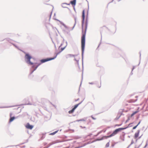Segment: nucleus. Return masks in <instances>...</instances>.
I'll use <instances>...</instances> for the list:
<instances>
[{
	"label": "nucleus",
	"mask_w": 148,
	"mask_h": 148,
	"mask_svg": "<svg viewBox=\"0 0 148 148\" xmlns=\"http://www.w3.org/2000/svg\"><path fill=\"white\" fill-rule=\"evenodd\" d=\"M82 36L81 37V48H82V66H83V59L84 53V51L85 44V36L88 24V20H86L85 22V27L84 32H83V26L84 24V22L85 19V10H84L82 12Z\"/></svg>",
	"instance_id": "nucleus-1"
},
{
	"label": "nucleus",
	"mask_w": 148,
	"mask_h": 148,
	"mask_svg": "<svg viewBox=\"0 0 148 148\" xmlns=\"http://www.w3.org/2000/svg\"><path fill=\"white\" fill-rule=\"evenodd\" d=\"M25 60L27 64L30 65H32L30 69V74L31 75L36 70L38 67L40 65L41 63H34L31 62L30 61V60L32 58V57L28 53L25 54Z\"/></svg>",
	"instance_id": "nucleus-2"
},
{
	"label": "nucleus",
	"mask_w": 148,
	"mask_h": 148,
	"mask_svg": "<svg viewBox=\"0 0 148 148\" xmlns=\"http://www.w3.org/2000/svg\"><path fill=\"white\" fill-rule=\"evenodd\" d=\"M119 131L118 129L115 130L112 132V133L110 135L107 136H103L101 138H97L95 140V141H99L103 140L104 139H107L108 138L111 137L113 136H114L116 134H117Z\"/></svg>",
	"instance_id": "nucleus-3"
},
{
	"label": "nucleus",
	"mask_w": 148,
	"mask_h": 148,
	"mask_svg": "<svg viewBox=\"0 0 148 148\" xmlns=\"http://www.w3.org/2000/svg\"><path fill=\"white\" fill-rule=\"evenodd\" d=\"M52 60H53L52 58H46L41 59L40 60V62L41 63H42Z\"/></svg>",
	"instance_id": "nucleus-4"
},
{
	"label": "nucleus",
	"mask_w": 148,
	"mask_h": 148,
	"mask_svg": "<svg viewBox=\"0 0 148 148\" xmlns=\"http://www.w3.org/2000/svg\"><path fill=\"white\" fill-rule=\"evenodd\" d=\"M25 127L27 129L32 130L34 126L32 125H30L29 123H27Z\"/></svg>",
	"instance_id": "nucleus-5"
},
{
	"label": "nucleus",
	"mask_w": 148,
	"mask_h": 148,
	"mask_svg": "<svg viewBox=\"0 0 148 148\" xmlns=\"http://www.w3.org/2000/svg\"><path fill=\"white\" fill-rule=\"evenodd\" d=\"M55 20L57 21H59L61 24L65 28H66L68 30H69V27H68V26H67L66 25L60 21H59V20H58V19H55Z\"/></svg>",
	"instance_id": "nucleus-6"
},
{
	"label": "nucleus",
	"mask_w": 148,
	"mask_h": 148,
	"mask_svg": "<svg viewBox=\"0 0 148 148\" xmlns=\"http://www.w3.org/2000/svg\"><path fill=\"white\" fill-rule=\"evenodd\" d=\"M46 133H42L41 134H40V140H43V139H44L45 138V134H46Z\"/></svg>",
	"instance_id": "nucleus-7"
},
{
	"label": "nucleus",
	"mask_w": 148,
	"mask_h": 148,
	"mask_svg": "<svg viewBox=\"0 0 148 148\" xmlns=\"http://www.w3.org/2000/svg\"><path fill=\"white\" fill-rule=\"evenodd\" d=\"M140 130H138L137 131V132H136L135 133V135H134V138H137L138 137L139 134L140 132Z\"/></svg>",
	"instance_id": "nucleus-8"
},
{
	"label": "nucleus",
	"mask_w": 148,
	"mask_h": 148,
	"mask_svg": "<svg viewBox=\"0 0 148 148\" xmlns=\"http://www.w3.org/2000/svg\"><path fill=\"white\" fill-rule=\"evenodd\" d=\"M70 3L74 6L75 5L76 3V0H73L70 1Z\"/></svg>",
	"instance_id": "nucleus-9"
},
{
	"label": "nucleus",
	"mask_w": 148,
	"mask_h": 148,
	"mask_svg": "<svg viewBox=\"0 0 148 148\" xmlns=\"http://www.w3.org/2000/svg\"><path fill=\"white\" fill-rule=\"evenodd\" d=\"M76 55H73L71 54H68L66 56V58H68L69 57H73L76 56Z\"/></svg>",
	"instance_id": "nucleus-10"
},
{
	"label": "nucleus",
	"mask_w": 148,
	"mask_h": 148,
	"mask_svg": "<svg viewBox=\"0 0 148 148\" xmlns=\"http://www.w3.org/2000/svg\"><path fill=\"white\" fill-rule=\"evenodd\" d=\"M137 101V99L134 100L133 99H131L128 101V102L129 103H134Z\"/></svg>",
	"instance_id": "nucleus-11"
},
{
	"label": "nucleus",
	"mask_w": 148,
	"mask_h": 148,
	"mask_svg": "<svg viewBox=\"0 0 148 148\" xmlns=\"http://www.w3.org/2000/svg\"><path fill=\"white\" fill-rule=\"evenodd\" d=\"M15 119V117L14 116L10 117V118L9 120V122L10 123L12 122Z\"/></svg>",
	"instance_id": "nucleus-12"
},
{
	"label": "nucleus",
	"mask_w": 148,
	"mask_h": 148,
	"mask_svg": "<svg viewBox=\"0 0 148 148\" xmlns=\"http://www.w3.org/2000/svg\"><path fill=\"white\" fill-rule=\"evenodd\" d=\"M61 52V51H60L59 52H58V53H57L56 54L55 56L53 57L52 58V60H53L55 58H56L57 55H58L59 54H60Z\"/></svg>",
	"instance_id": "nucleus-13"
},
{
	"label": "nucleus",
	"mask_w": 148,
	"mask_h": 148,
	"mask_svg": "<svg viewBox=\"0 0 148 148\" xmlns=\"http://www.w3.org/2000/svg\"><path fill=\"white\" fill-rule=\"evenodd\" d=\"M58 130H56L53 132L49 134L50 135H53L56 134V133H57L58 132Z\"/></svg>",
	"instance_id": "nucleus-14"
},
{
	"label": "nucleus",
	"mask_w": 148,
	"mask_h": 148,
	"mask_svg": "<svg viewBox=\"0 0 148 148\" xmlns=\"http://www.w3.org/2000/svg\"><path fill=\"white\" fill-rule=\"evenodd\" d=\"M127 128V127H121L118 128V129L119 131V132L121 131V130H123Z\"/></svg>",
	"instance_id": "nucleus-15"
},
{
	"label": "nucleus",
	"mask_w": 148,
	"mask_h": 148,
	"mask_svg": "<svg viewBox=\"0 0 148 148\" xmlns=\"http://www.w3.org/2000/svg\"><path fill=\"white\" fill-rule=\"evenodd\" d=\"M75 110L74 109L72 108L71 110L69 111L68 112L70 114L74 112Z\"/></svg>",
	"instance_id": "nucleus-16"
},
{
	"label": "nucleus",
	"mask_w": 148,
	"mask_h": 148,
	"mask_svg": "<svg viewBox=\"0 0 148 148\" xmlns=\"http://www.w3.org/2000/svg\"><path fill=\"white\" fill-rule=\"evenodd\" d=\"M66 45L64 47H62V48H61V51H61V52L66 47V46L67 45V42L66 41Z\"/></svg>",
	"instance_id": "nucleus-17"
},
{
	"label": "nucleus",
	"mask_w": 148,
	"mask_h": 148,
	"mask_svg": "<svg viewBox=\"0 0 148 148\" xmlns=\"http://www.w3.org/2000/svg\"><path fill=\"white\" fill-rule=\"evenodd\" d=\"M89 5L88 4V10L87 12V14L86 16V20H88V9H89Z\"/></svg>",
	"instance_id": "nucleus-18"
},
{
	"label": "nucleus",
	"mask_w": 148,
	"mask_h": 148,
	"mask_svg": "<svg viewBox=\"0 0 148 148\" xmlns=\"http://www.w3.org/2000/svg\"><path fill=\"white\" fill-rule=\"evenodd\" d=\"M74 19H75V23H74V25L73 26V27H72V29H71L72 30H73V29H74L75 25H76V17H75V18H74Z\"/></svg>",
	"instance_id": "nucleus-19"
},
{
	"label": "nucleus",
	"mask_w": 148,
	"mask_h": 148,
	"mask_svg": "<svg viewBox=\"0 0 148 148\" xmlns=\"http://www.w3.org/2000/svg\"><path fill=\"white\" fill-rule=\"evenodd\" d=\"M121 114H120L119 115V114H118V115H117V116L115 119L118 120L120 118V117H121Z\"/></svg>",
	"instance_id": "nucleus-20"
},
{
	"label": "nucleus",
	"mask_w": 148,
	"mask_h": 148,
	"mask_svg": "<svg viewBox=\"0 0 148 148\" xmlns=\"http://www.w3.org/2000/svg\"><path fill=\"white\" fill-rule=\"evenodd\" d=\"M78 104H76L74 106V107L73 108L75 110L78 107Z\"/></svg>",
	"instance_id": "nucleus-21"
},
{
	"label": "nucleus",
	"mask_w": 148,
	"mask_h": 148,
	"mask_svg": "<svg viewBox=\"0 0 148 148\" xmlns=\"http://www.w3.org/2000/svg\"><path fill=\"white\" fill-rule=\"evenodd\" d=\"M66 4V3H64L62 4V6L63 8H66L65 5Z\"/></svg>",
	"instance_id": "nucleus-22"
},
{
	"label": "nucleus",
	"mask_w": 148,
	"mask_h": 148,
	"mask_svg": "<svg viewBox=\"0 0 148 148\" xmlns=\"http://www.w3.org/2000/svg\"><path fill=\"white\" fill-rule=\"evenodd\" d=\"M15 47H16V48H17V49H18L20 50V49L15 44H14V43H11ZM21 51H22L21 50H20Z\"/></svg>",
	"instance_id": "nucleus-23"
},
{
	"label": "nucleus",
	"mask_w": 148,
	"mask_h": 148,
	"mask_svg": "<svg viewBox=\"0 0 148 148\" xmlns=\"http://www.w3.org/2000/svg\"><path fill=\"white\" fill-rule=\"evenodd\" d=\"M130 117H128L127 120L125 121V123H127V122L130 120Z\"/></svg>",
	"instance_id": "nucleus-24"
},
{
	"label": "nucleus",
	"mask_w": 148,
	"mask_h": 148,
	"mask_svg": "<svg viewBox=\"0 0 148 148\" xmlns=\"http://www.w3.org/2000/svg\"><path fill=\"white\" fill-rule=\"evenodd\" d=\"M109 146V143L108 142L106 145V147H108Z\"/></svg>",
	"instance_id": "nucleus-25"
},
{
	"label": "nucleus",
	"mask_w": 148,
	"mask_h": 148,
	"mask_svg": "<svg viewBox=\"0 0 148 148\" xmlns=\"http://www.w3.org/2000/svg\"><path fill=\"white\" fill-rule=\"evenodd\" d=\"M86 121V120H84V119H79V120H78L76 121Z\"/></svg>",
	"instance_id": "nucleus-26"
},
{
	"label": "nucleus",
	"mask_w": 148,
	"mask_h": 148,
	"mask_svg": "<svg viewBox=\"0 0 148 148\" xmlns=\"http://www.w3.org/2000/svg\"><path fill=\"white\" fill-rule=\"evenodd\" d=\"M138 110H137V111H135L134 112H133V113L135 115V114H136V113H137L138 112Z\"/></svg>",
	"instance_id": "nucleus-27"
},
{
	"label": "nucleus",
	"mask_w": 148,
	"mask_h": 148,
	"mask_svg": "<svg viewBox=\"0 0 148 148\" xmlns=\"http://www.w3.org/2000/svg\"><path fill=\"white\" fill-rule=\"evenodd\" d=\"M133 123H130L128 125V126H127V127H127V128L129 127H131L132 126L131 125Z\"/></svg>",
	"instance_id": "nucleus-28"
},
{
	"label": "nucleus",
	"mask_w": 148,
	"mask_h": 148,
	"mask_svg": "<svg viewBox=\"0 0 148 148\" xmlns=\"http://www.w3.org/2000/svg\"><path fill=\"white\" fill-rule=\"evenodd\" d=\"M148 140L147 141L146 145L143 148H145L147 146V143H148Z\"/></svg>",
	"instance_id": "nucleus-29"
},
{
	"label": "nucleus",
	"mask_w": 148,
	"mask_h": 148,
	"mask_svg": "<svg viewBox=\"0 0 148 148\" xmlns=\"http://www.w3.org/2000/svg\"><path fill=\"white\" fill-rule=\"evenodd\" d=\"M74 60L77 61L78 65H79V60H77L75 58L74 59Z\"/></svg>",
	"instance_id": "nucleus-30"
},
{
	"label": "nucleus",
	"mask_w": 148,
	"mask_h": 148,
	"mask_svg": "<svg viewBox=\"0 0 148 148\" xmlns=\"http://www.w3.org/2000/svg\"><path fill=\"white\" fill-rule=\"evenodd\" d=\"M137 126H137V125H136V126H135L134 127H133V128L132 129H133V130L135 129L137 127Z\"/></svg>",
	"instance_id": "nucleus-31"
},
{
	"label": "nucleus",
	"mask_w": 148,
	"mask_h": 148,
	"mask_svg": "<svg viewBox=\"0 0 148 148\" xmlns=\"http://www.w3.org/2000/svg\"><path fill=\"white\" fill-rule=\"evenodd\" d=\"M91 117L92 118V119L93 120H96V118L94 117L92 115L91 116Z\"/></svg>",
	"instance_id": "nucleus-32"
},
{
	"label": "nucleus",
	"mask_w": 148,
	"mask_h": 148,
	"mask_svg": "<svg viewBox=\"0 0 148 148\" xmlns=\"http://www.w3.org/2000/svg\"><path fill=\"white\" fill-rule=\"evenodd\" d=\"M101 132H99L97 134H96V135H95V136H98L99 135V134Z\"/></svg>",
	"instance_id": "nucleus-33"
},
{
	"label": "nucleus",
	"mask_w": 148,
	"mask_h": 148,
	"mask_svg": "<svg viewBox=\"0 0 148 148\" xmlns=\"http://www.w3.org/2000/svg\"><path fill=\"white\" fill-rule=\"evenodd\" d=\"M122 124H116L115 125V126H120Z\"/></svg>",
	"instance_id": "nucleus-34"
},
{
	"label": "nucleus",
	"mask_w": 148,
	"mask_h": 148,
	"mask_svg": "<svg viewBox=\"0 0 148 148\" xmlns=\"http://www.w3.org/2000/svg\"><path fill=\"white\" fill-rule=\"evenodd\" d=\"M134 143V142L133 141V140H132V141H131V143L130 144V145H132Z\"/></svg>",
	"instance_id": "nucleus-35"
},
{
	"label": "nucleus",
	"mask_w": 148,
	"mask_h": 148,
	"mask_svg": "<svg viewBox=\"0 0 148 148\" xmlns=\"http://www.w3.org/2000/svg\"><path fill=\"white\" fill-rule=\"evenodd\" d=\"M89 84H94V83L93 82H89Z\"/></svg>",
	"instance_id": "nucleus-36"
},
{
	"label": "nucleus",
	"mask_w": 148,
	"mask_h": 148,
	"mask_svg": "<svg viewBox=\"0 0 148 148\" xmlns=\"http://www.w3.org/2000/svg\"><path fill=\"white\" fill-rule=\"evenodd\" d=\"M82 147V146H81L77 147H75L74 148H81V147Z\"/></svg>",
	"instance_id": "nucleus-37"
},
{
	"label": "nucleus",
	"mask_w": 148,
	"mask_h": 148,
	"mask_svg": "<svg viewBox=\"0 0 148 148\" xmlns=\"http://www.w3.org/2000/svg\"><path fill=\"white\" fill-rule=\"evenodd\" d=\"M83 101H81V102H80L79 103L77 104H78V105L79 106V105H80L82 103V102Z\"/></svg>",
	"instance_id": "nucleus-38"
},
{
	"label": "nucleus",
	"mask_w": 148,
	"mask_h": 148,
	"mask_svg": "<svg viewBox=\"0 0 148 148\" xmlns=\"http://www.w3.org/2000/svg\"><path fill=\"white\" fill-rule=\"evenodd\" d=\"M57 143V142H56L53 143H51V144H50V145H53V144H54L56 143Z\"/></svg>",
	"instance_id": "nucleus-39"
},
{
	"label": "nucleus",
	"mask_w": 148,
	"mask_h": 148,
	"mask_svg": "<svg viewBox=\"0 0 148 148\" xmlns=\"http://www.w3.org/2000/svg\"><path fill=\"white\" fill-rule=\"evenodd\" d=\"M13 146H12V145H10V146H8L6 147L5 148L8 147H13Z\"/></svg>",
	"instance_id": "nucleus-40"
},
{
	"label": "nucleus",
	"mask_w": 148,
	"mask_h": 148,
	"mask_svg": "<svg viewBox=\"0 0 148 148\" xmlns=\"http://www.w3.org/2000/svg\"><path fill=\"white\" fill-rule=\"evenodd\" d=\"M11 107V106L10 107H0V108H8V107Z\"/></svg>",
	"instance_id": "nucleus-41"
},
{
	"label": "nucleus",
	"mask_w": 148,
	"mask_h": 148,
	"mask_svg": "<svg viewBox=\"0 0 148 148\" xmlns=\"http://www.w3.org/2000/svg\"><path fill=\"white\" fill-rule=\"evenodd\" d=\"M134 114L132 113L130 115V117H132V116H133Z\"/></svg>",
	"instance_id": "nucleus-42"
},
{
	"label": "nucleus",
	"mask_w": 148,
	"mask_h": 148,
	"mask_svg": "<svg viewBox=\"0 0 148 148\" xmlns=\"http://www.w3.org/2000/svg\"><path fill=\"white\" fill-rule=\"evenodd\" d=\"M80 127H81V128H86V127H82V126H80Z\"/></svg>",
	"instance_id": "nucleus-43"
},
{
	"label": "nucleus",
	"mask_w": 148,
	"mask_h": 148,
	"mask_svg": "<svg viewBox=\"0 0 148 148\" xmlns=\"http://www.w3.org/2000/svg\"><path fill=\"white\" fill-rule=\"evenodd\" d=\"M140 123V121L138 123V124H137V126H138Z\"/></svg>",
	"instance_id": "nucleus-44"
},
{
	"label": "nucleus",
	"mask_w": 148,
	"mask_h": 148,
	"mask_svg": "<svg viewBox=\"0 0 148 148\" xmlns=\"http://www.w3.org/2000/svg\"><path fill=\"white\" fill-rule=\"evenodd\" d=\"M79 100V98H78L76 99H75V101H78Z\"/></svg>",
	"instance_id": "nucleus-45"
},
{
	"label": "nucleus",
	"mask_w": 148,
	"mask_h": 148,
	"mask_svg": "<svg viewBox=\"0 0 148 148\" xmlns=\"http://www.w3.org/2000/svg\"><path fill=\"white\" fill-rule=\"evenodd\" d=\"M52 106H54V107L55 108H56V105H53V104H52Z\"/></svg>",
	"instance_id": "nucleus-46"
},
{
	"label": "nucleus",
	"mask_w": 148,
	"mask_h": 148,
	"mask_svg": "<svg viewBox=\"0 0 148 148\" xmlns=\"http://www.w3.org/2000/svg\"><path fill=\"white\" fill-rule=\"evenodd\" d=\"M139 53H140V59H141V53H140V52Z\"/></svg>",
	"instance_id": "nucleus-47"
},
{
	"label": "nucleus",
	"mask_w": 148,
	"mask_h": 148,
	"mask_svg": "<svg viewBox=\"0 0 148 148\" xmlns=\"http://www.w3.org/2000/svg\"><path fill=\"white\" fill-rule=\"evenodd\" d=\"M134 69V66L133 67V68H132V71H133V70Z\"/></svg>",
	"instance_id": "nucleus-48"
},
{
	"label": "nucleus",
	"mask_w": 148,
	"mask_h": 148,
	"mask_svg": "<svg viewBox=\"0 0 148 148\" xmlns=\"http://www.w3.org/2000/svg\"><path fill=\"white\" fill-rule=\"evenodd\" d=\"M132 71H131V73H130V75H132V74H133V73H132Z\"/></svg>",
	"instance_id": "nucleus-49"
},
{
	"label": "nucleus",
	"mask_w": 148,
	"mask_h": 148,
	"mask_svg": "<svg viewBox=\"0 0 148 148\" xmlns=\"http://www.w3.org/2000/svg\"><path fill=\"white\" fill-rule=\"evenodd\" d=\"M12 115V113H10V117H11V116Z\"/></svg>",
	"instance_id": "nucleus-50"
},
{
	"label": "nucleus",
	"mask_w": 148,
	"mask_h": 148,
	"mask_svg": "<svg viewBox=\"0 0 148 148\" xmlns=\"http://www.w3.org/2000/svg\"><path fill=\"white\" fill-rule=\"evenodd\" d=\"M131 145H130H130H129L128 146V147H127V148H129L130 146Z\"/></svg>",
	"instance_id": "nucleus-51"
},
{
	"label": "nucleus",
	"mask_w": 148,
	"mask_h": 148,
	"mask_svg": "<svg viewBox=\"0 0 148 148\" xmlns=\"http://www.w3.org/2000/svg\"><path fill=\"white\" fill-rule=\"evenodd\" d=\"M141 144L139 145L138 147V148H139L140 147V146H141Z\"/></svg>",
	"instance_id": "nucleus-52"
},
{
	"label": "nucleus",
	"mask_w": 148,
	"mask_h": 148,
	"mask_svg": "<svg viewBox=\"0 0 148 148\" xmlns=\"http://www.w3.org/2000/svg\"><path fill=\"white\" fill-rule=\"evenodd\" d=\"M101 87V85H100V86H98V88H100V87Z\"/></svg>",
	"instance_id": "nucleus-53"
},
{
	"label": "nucleus",
	"mask_w": 148,
	"mask_h": 148,
	"mask_svg": "<svg viewBox=\"0 0 148 148\" xmlns=\"http://www.w3.org/2000/svg\"><path fill=\"white\" fill-rule=\"evenodd\" d=\"M49 102L51 104H52H52H53L52 103H51V102H50V101H49Z\"/></svg>",
	"instance_id": "nucleus-54"
},
{
	"label": "nucleus",
	"mask_w": 148,
	"mask_h": 148,
	"mask_svg": "<svg viewBox=\"0 0 148 148\" xmlns=\"http://www.w3.org/2000/svg\"><path fill=\"white\" fill-rule=\"evenodd\" d=\"M123 141L124 140V138H123L122 139Z\"/></svg>",
	"instance_id": "nucleus-55"
},
{
	"label": "nucleus",
	"mask_w": 148,
	"mask_h": 148,
	"mask_svg": "<svg viewBox=\"0 0 148 148\" xmlns=\"http://www.w3.org/2000/svg\"><path fill=\"white\" fill-rule=\"evenodd\" d=\"M62 43L60 45V47H61V46H62Z\"/></svg>",
	"instance_id": "nucleus-56"
},
{
	"label": "nucleus",
	"mask_w": 148,
	"mask_h": 148,
	"mask_svg": "<svg viewBox=\"0 0 148 148\" xmlns=\"http://www.w3.org/2000/svg\"><path fill=\"white\" fill-rule=\"evenodd\" d=\"M66 5H70V3H68H68H66Z\"/></svg>",
	"instance_id": "nucleus-57"
},
{
	"label": "nucleus",
	"mask_w": 148,
	"mask_h": 148,
	"mask_svg": "<svg viewBox=\"0 0 148 148\" xmlns=\"http://www.w3.org/2000/svg\"><path fill=\"white\" fill-rule=\"evenodd\" d=\"M51 14H50V18H51Z\"/></svg>",
	"instance_id": "nucleus-58"
},
{
	"label": "nucleus",
	"mask_w": 148,
	"mask_h": 148,
	"mask_svg": "<svg viewBox=\"0 0 148 148\" xmlns=\"http://www.w3.org/2000/svg\"><path fill=\"white\" fill-rule=\"evenodd\" d=\"M113 1H114V0H112V1L110 3L112 2Z\"/></svg>",
	"instance_id": "nucleus-59"
},
{
	"label": "nucleus",
	"mask_w": 148,
	"mask_h": 148,
	"mask_svg": "<svg viewBox=\"0 0 148 148\" xmlns=\"http://www.w3.org/2000/svg\"><path fill=\"white\" fill-rule=\"evenodd\" d=\"M141 136H140V137H139V138H141Z\"/></svg>",
	"instance_id": "nucleus-60"
},
{
	"label": "nucleus",
	"mask_w": 148,
	"mask_h": 148,
	"mask_svg": "<svg viewBox=\"0 0 148 148\" xmlns=\"http://www.w3.org/2000/svg\"><path fill=\"white\" fill-rule=\"evenodd\" d=\"M74 9L75 10V8L74 7Z\"/></svg>",
	"instance_id": "nucleus-61"
},
{
	"label": "nucleus",
	"mask_w": 148,
	"mask_h": 148,
	"mask_svg": "<svg viewBox=\"0 0 148 148\" xmlns=\"http://www.w3.org/2000/svg\"><path fill=\"white\" fill-rule=\"evenodd\" d=\"M135 148H138V147H135Z\"/></svg>",
	"instance_id": "nucleus-62"
},
{
	"label": "nucleus",
	"mask_w": 148,
	"mask_h": 148,
	"mask_svg": "<svg viewBox=\"0 0 148 148\" xmlns=\"http://www.w3.org/2000/svg\"><path fill=\"white\" fill-rule=\"evenodd\" d=\"M135 148H138V147H135Z\"/></svg>",
	"instance_id": "nucleus-63"
},
{
	"label": "nucleus",
	"mask_w": 148,
	"mask_h": 148,
	"mask_svg": "<svg viewBox=\"0 0 148 148\" xmlns=\"http://www.w3.org/2000/svg\"><path fill=\"white\" fill-rule=\"evenodd\" d=\"M135 148H138V147H135Z\"/></svg>",
	"instance_id": "nucleus-64"
}]
</instances>
